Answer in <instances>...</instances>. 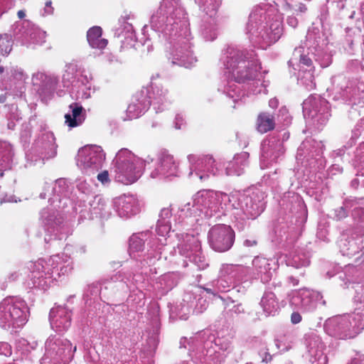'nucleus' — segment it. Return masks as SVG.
I'll use <instances>...</instances> for the list:
<instances>
[{
	"label": "nucleus",
	"instance_id": "f03ea898",
	"mask_svg": "<svg viewBox=\"0 0 364 364\" xmlns=\"http://www.w3.org/2000/svg\"><path fill=\"white\" fill-rule=\"evenodd\" d=\"M222 60L229 75L221 81L218 90L234 102L240 101L244 93L237 83H245L256 79L261 69L257 54L253 50H240L229 46L223 54Z\"/></svg>",
	"mask_w": 364,
	"mask_h": 364
},
{
	"label": "nucleus",
	"instance_id": "774afa93",
	"mask_svg": "<svg viewBox=\"0 0 364 364\" xmlns=\"http://www.w3.org/2000/svg\"><path fill=\"white\" fill-rule=\"evenodd\" d=\"M31 136V127L28 124L23 125V128L21 132V139L22 141L27 143Z\"/></svg>",
	"mask_w": 364,
	"mask_h": 364
},
{
	"label": "nucleus",
	"instance_id": "bf43d9fd",
	"mask_svg": "<svg viewBox=\"0 0 364 364\" xmlns=\"http://www.w3.org/2000/svg\"><path fill=\"white\" fill-rule=\"evenodd\" d=\"M189 237H196L186 233L184 236L183 235V241L178 245L180 255L186 258H188L194 254L193 246L188 242V240H191Z\"/></svg>",
	"mask_w": 364,
	"mask_h": 364
},
{
	"label": "nucleus",
	"instance_id": "b1692460",
	"mask_svg": "<svg viewBox=\"0 0 364 364\" xmlns=\"http://www.w3.org/2000/svg\"><path fill=\"white\" fill-rule=\"evenodd\" d=\"M58 208H43L40 213V220L43 225L47 235L45 237V242L48 243L53 240L56 242L58 237V234L63 224L64 218L60 213Z\"/></svg>",
	"mask_w": 364,
	"mask_h": 364
},
{
	"label": "nucleus",
	"instance_id": "4c0bfd02",
	"mask_svg": "<svg viewBox=\"0 0 364 364\" xmlns=\"http://www.w3.org/2000/svg\"><path fill=\"white\" fill-rule=\"evenodd\" d=\"M91 77L87 75L81 73L80 77H77V81L73 84L70 93L73 99L85 100L91 96L92 92V83L90 82Z\"/></svg>",
	"mask_w": 364,
	"mask_h": 364
},
{
	"label": "nucleus",
	"instance_id": "864d4df0",
	"mask_svg": "<svg viewBox=\"0 0 364 364\" xmlns=\"http://www.w3.org/2000/svg\"><path fill=\"white\" fill-rule=\"evenodd\" d=\"M83 73L80 71L78 65L76 63H71L66 65V69L63 75V83L64 87H73L75 81H77L80 74Z\"/></svg>",
	"mask_w": 364,
	"mask_h": 364
},
{
	"label": "nucleus",
	"instance_id": "6e6552de",
	"mask_svg": "<svg viewBox=\"0 0 364 364\" xmlns=\"http://www.w3.org/2000/svg\"><path fill=\"white\" fill-rule=\"evenodd\" d=\"M228 193L203 190L193 197V203H188L181 208L180 217L193 218L191 222L199 223L203 219L210 218L217 214L228 211V204L222 199Z\"/></svg>",
	"mask_w": 364,
	"mask_h": 364
},
{
	"label": "nucleus",
	"instance_id": "9b49d317",
	"mask_svg": "<svg viewBox=\"0 0 364 364\" xmlns=\"http://www.w3.org/2000/svg\"><path fill=\"white\" fill-rule=\"evenodd\" d=\"M28 316V305L20 297L8 296L0 303V326L4 329L22 327L27 323Z\"/></svg>",
	"mask_w": 364,
	"mask_h": 364
},
{
	"label": "nucleus",
	"instance_id": "e433bc0d",
	"mask_svg": "<svg viewBox=\"0 0 364 364\" xmlns=\"http://www.w3.org/2000/svg\"><path fill=\"white\" fill-rule=\"evenodd\" d=\"M307 348L311 364H327L328 358L323 353L325 345L318 336H311L308 341Z\"/></svg>",
	"mask_w": 364,
	"mask_h": 364
},
{
	"label": "nucleus",
	"instance_id": "09e8293b",
	"mask_svg": "<svg viewBox=\"0 0 364 364\" xmlns=\"http://www.w3.org/2000/svg\"><path fill=\"white\" fill-rule=\"evenodd\" d=\"M102 30L100 26L90 28L87 33V40L92 48L103 49L107 45V40L102 38Z\"/></svg>",
	"mask_w": 364,
	"mask_h": 364
},
{
	"label": "nucleus",
	"instance_id": "1a4fd4ad",
	"mask_svg": "<svg viewBox=\"0 0 364 364\" xmlns=\"http://www.w3.org/2000/svg\"><path fill=\"white\" fill-rule=\"evenodd\" d=\"M307 50L305 53L304 47L296 48L293 52V58L288 61L289 66H294L299 60V66L311 67L313 60L322 68L328 67L332 63V55L325 50L326 45L323 34L318 28L312 27L306 34Z\"/></svg>",
	"mask_w": 364,
	"mask_h": 364
},
{
	"label": "nucleus",
	"instance_id": "393cba45",
	"mask_svg": "<svg viewBox=\"0 0 364 364\" xmlns=\"http://www.w3.org/2000/svg\"><path fill=\"white\" fill-rule=\"evenodd\" d=\"M284 153V149L279 135L264 140L261 144V167L264 168L269 164L277 163Z\"/></svg>",
	"mask_w": 364,
	"mask_h": 364
},
{
	"label": "nucleus",
	"instance_id": "7c9ffc66",
	"mask_svg": "<svg viewBox=\"0 0 364 364\" xmlns=\"http://www.w3.org/2000/svg\"><path fill=\"white\" fill-rule=\"evenodd\" d=\"M148 95L149 89L143 88L133 96L127 109V119H136L145 113L151 105Z\"/></svg>",
	"mask_w": 364,
	"mask_h": 364
},
{
	"label": "nucleus",
	"instance_id": "3c124183",
	"mask_svg": "<svg viewBox=\"0 0 364 364\" xmlns=\"http://www.w3.org/2000/svg\"><path fill=\"white\" fill-rule=\"evenodd\" d=\"M195 1L200 8V16L216 17L222 0H195Z\"/></svg>",
	"mask_w": 364,
	"mask_h": 364
},
{
	"label": "nucleus",
	"instance_id": "20e7f679",
	"mask_svg": "<svg viewBox=\"0 0 364 364\" xmlns=\"http://www.w3.org/2000/svg\"><path fill=\"white\" fill-rule=\"evenodd\" d=\"M188 346L189 356L199 364H222L232 349L228 339L215 338L208 331L200 332L189 339L182 338L180 348Z\"/></svg>",
	"mask_w": 364,
	"mask_h": 364
},
{
	"label": "nucleus",
	"instance_id": "423d86ee",
	"mask_svg": "<svg viewBox=\"0 0 364 364\" xmlns=\"http://www.w3.org/2000/svg\"><path fill=\"white\" fill-rule=\"evenodd\" d=\"M355 309L352 314L338 315L327 319L326 332L338 339L355 337L364 328V288L357 285L353 297Z\"/></svg>",
	"mask_w": 364,
	"mask_h": 364
},
{
	"label": "nucleus",
	"instance_id": "8fccbe9b",
	"mask_svg": "<svg viewBox=\"0 0 364 364\" xmlns=\"http://www.w3.org/2000/svg\"><path fill=\"white\" fill-rule=\"evenodd\" d=\"M260 305L267 316H274L279 310V304L275 294L272 291H265L261 299Z\"/></svg>",
	"mask_w": 364,
	"mask_h": 364
},
{
	"label": "nucleus",
	"instance_id": "412c9836",
	"mask_svg": "<svg viewBox=\"0 0 364 364\" xmlns=\"http://www.w3.org/2000/svg\"><path fill=\"white\" fill-rule=\"evenodd\" d=\"M208 242L215 252L228 251L235 242V232L230 225L218 224L213 226L208 233Z\"/></svg>",
	"mask_w": 364,
	"mask_h": 364
},
{
	"label": "nucleus",
	"instance_id": "a18cd8bd",
	"mask_svg": "<svg viewBox=\"0 0 364 364\" xmlns=\"http://www.w3.org/2000/svg\"><path fill=\"white\" fill-rule=\"evenodd\" d=\"M189 243L193 246L194 254L188 259L198 267L199 269H205L209 264L201 252L200 242L198 237H190Z\"/></svg>",
	"mask_w": 364,
	"mask_h": 364
},
{
	"label": "nucleus",
	"instance_id": "c03bdc74",
	"mask_svg": "<svg viewBox=\"0 0 364 364\" xmlns=\"http://www.w3.org/2000/svg\"><path fill=\"white\" fill-rule=\"evenodd\" d=\"M310 257L309 251H306L304 248H299L289 253L286 262L288 266L296 269L304 267L310 264Z\"/></svg>",
	"mask_w": 364,
	"mask_h": 364
},
{
	"label": "nucleus",
	"instance_id": "4d7b16f0",
	"mask_svg": "<svg viewBox=\"0 0 364 364\" xmlns=\"http://www.w3.org/2000/svg\"><path fill=\"white\" fill-rule=\"evenodd\" d=\"M13 156L11 146L5 141H0V171L10 167Z\"/></svg>",
	"mask_w": 364,
	"mask_h": 364
},
{
	"label": "nucleus",
	"instance_id": "72a5a7b5",
	"mask_svg": "<svg viewBox=\"0 0 364 364\" xmlns=\"http://www.w3.org/2000/svg\"><path fill=\"white\" fill-rule=\"evenodd\" d=\"M350 231L347 230L343 233L338 242L340 252L343 256L349 258L360 256L363 244L362 236L357 235L356 237H349Z\"/></svg>",
	"mask_w": 364,
	"mask_h": 364
},
{
	"label": "nucleus",
	"instance_id": "a878e982",
	"mask_svg": "<svg viewBox=\"0 0 364 364\" xmlns=\"http://www.w3.org/2000/svg\"><path fill=\"white\" fill-rule=\"evenodd\" d=\"M32 82L42 100H47L53 96L58 79L53 74L38 71L33 75Z\"/></svg>",
	"mask_w": 364,
	"mask_h": 364
},
{
	"label": "nucleus",
	"instance_id": "a19ab883",
	"mask_svg": "<svg viewBox=\"0 0 364 364\" xmlns=\"http://www.w3.org/2000/svg\"><path fill=\"white\" fill-rule=\"evenodd\" d=\"M249 153L242 151L236 154L232 161L225 165V173L228 176H240L244 173L245 168L248 166Z\"/></svg>",
	"mask_w": 364,
	"mask_h": 364
},
{
	"label": "nucleus",
	"instance_id": "c756f323",
	"mask_svg": "<svg viewBox=\"0 0 364 364\" xmlns=\"http://www.w3.org/2000/svg\"><path fill=\"white\" fill-rule=\"evenodd\" d=\"M178 163L173 156L167 151L160 152L158 158V165L156 169L151 173L153 178L161 176L169 177L178 176Z\"/></svg>",
	"mask_w": 364,
	"mask_h": 364
},
{
	"label": "nucleus",
	"instance_id": "f704fd0d",
	"mask_svg": "<svg viewBox=\"0 0 364 364\" xmlns=\"http://www.w3.org/2000/svg\"><path fill=\"white\" fill-rule=\"evenodd\" d=\"M15 34L18 38L23 41L36 44H41L44 42L46 33L35 27L30 21H26L21 23Z\"/></svg>",
	"mask_w": 364,
	"mask_h": 364
},
{
	"label": "nucleus",
	"instance_id": "338daca9",
	"mask_svg": "<svg viewBox=\"0 0 364 364\" xmlns=\"http://www.w3.org/2000/svg\"><path fill=\"white\" fill-rule=\"evenodd\" d=\"M353 166L356 170V176H364V158H355L353 161Z\"/></svg>",
	"mask_w": 364,
	"mask_h": 364
},
{
	"label": "nucleus",
	"instance_id": "0eeeda50",
	"mask_svg": "<svg viewBox=\"0 0 364 364\" xmlns=\"http://www.w3.org/2000/svg\"><path fill=\"white\" fill-rule=\"evenodd\" d=\"M265 195L262 191H232L222 198L228 204L237 226L243 229L249 220H255L265 208Z\"/></svg>",
	"mask_w": 364,
	"mask_h": 364
},
{
	"label": "nucleus",
	"instance_id": "c9c22d12",
	"mask_svg": "<svg viewBox=\"0 0 364 364\" xmlns=\"http://www.w3.org/2000/svg\"><path fill=\"white\" fill-rule=\"evenodd\" d=\"M168 92L162 85L156 84H152L151 90H149L148 99L156 113L164 111L168 105Z\"/></svg>",
	"mask_w": 364,
	"mask_h": 364
},
{
	"label": "nucleus",
	"instance_id": "bb28decb",
	"mask_svg": "<svg viewBox=\"0 0 364 364\" xmlns=\"http://www.w3.org/2000/svg\"><path fill=\"white\" fill-rule=\"evenodd\" d=\"M253 275L252 278L260 279L265 284L269 282L278 268V262L275 258H267L257 256L252 260Z\"/></svg>",
	"mask_w": 364,
	"mask_h": 364
},
{
	"label": "nucleus",
	"instance_id": "de8ad7c7",
	"mask_svg": "<svg viewBox=\"0 0 364 364\" xmlns=\"http://www.w3.org/2000/svg\"><path fill=\"white\" fill-rule=\"evenodd\" d=\"M104 286L102 284V279L97 282H93L90 284H88L84 289L83 293V300L85 304H88L90 305L92 304V301H95L97 299L98 297L102 300L103 296Z\"/></svg>",
	"mask_w": 364,
	"mask_h": 364
},
{
	"label": "nucleus",
	"instance_id": "7ed1b4c3",
	"mask_svg": "<svg viewBox=\"0 0 364 364\" xmlns=\"http://www.w3.org/2000/svg\"><path fill=\"white\" fill-rule=\"evenodd\" d=\"M245 31L252 45L264 50L281 38L282 17L274 6L260 4L250 12Z\"/></svg>",
	"mask_w": 364,
	"mask_h": 364
},
{
	"label": "nucleus",
	"instance_id": "2f4dec72",
	"mask_svg": "<svg viewBox=\"0 0 364 364\" xmlns=\"http://www.w3.org/2000/svg\"><path fill=\"white\" fill-rule=\"evenodd\" d=\"M71 311L67 306H58L50 311L51 328L58 333L66 331L71 325Z\"/></svg>",
	"mask_w": 364,
	"mask_h": 364
},
{
	"label": "nucleus",
	"instance_id": "58836bf2",
	"mask_svg": "<svg viewBox=\"0 0 364 364\" xmlns=\"http://www.w3.org/2000/svg\"><path fill=\"white\" fill-rule=\"evenodd\" d=\"M154 235L149 230L134 233L129 240V251L131 257H135V253L143 251L145 243L149 245L154 240Z\"/></svg>",
	"mask_w": 364,
	"mask_h": 364
},
{
	"label": "nucleus",
	"instance_id": "6ab92c4d",
	"mask_svg": "<svg viewBox=\"0 0 364 364\" xmlns=\"http://www.w3.org/2000/svg\"><path fill=\"white\" fill-rule=\"evenodd\" d=\"M324 145L321 141L306 139L297 149L296 159L301 164L311 168L322 166L324 162L323 151Z\"/></svg>",
	"mask_w": 364,
	"mask_h": 364
},
{
	"label": "nucleus",
	"instance_id": "ea45409f",
	"mask_svg": "<svg viewBox=\"0 0 364 364\" xmlns=\"http://www.w3.org/2000/svg\"><path fill=\"white\" fill-rule=\"evenodd\" d=\"M198 21L199 33L206 41H214L218 36L216 17L199 16Z\"/></svg>",
	"mask_w": 364,
	"mask_h": 364
},
{
	"label": "nucleus",
	"instance_id": "39448f33",
	"mask_svg": "<svg viewBox=\"0 0 364 364\" xmlns=\"http://www.w3.org/2000/svg\"><path fill=\"white\" fill-rule=\"evenodd\" d=\"M29 270L25 284L29 289L47 290L58 277L69 274L73 269L71 258L64 253L51 256L48 260L39 259L30 262L27 266Z\"/></svg>",
	"mask_w": 364,
	"mask_h": 364
},
{
	"label": "nucleus",
	"instance_id": "37998d69",
	"mask_svg": "<svg viewBox=\"0 0 364 364\" xmlns=\"http://www.w3.org/2000/svg\"><path fill=\"white\" fill-rule=\"evenodd\" d=\"M70 112L65 115V124L70 128L78 127L85 121V109L79 103L69 105Z\"/></svg>",
	"mask_w": 364,
	"mask_h": 364
},
{
	"label": "nucleus",
	"instance_id": "cd10ccee",
	"mask_svg": "<svg viewBox=\"0 0 364 364\" xmlns=\"http://www.w3.org/2000/svg\"><path fill=\"white\" fill-rule=\"evenodd\" d=\"M160 248L151 249L140 259H136L134 264L131 268V272L141 275L142 274H156V268L154 267L161 258ZM142 277V276H141ZM142 278L141 279V280Z\"/></svg>",
	"mask_w": 364,
	"mask_h": 364
},
{
	"label": "nucleus",
	"instance_id": "13d9d810",
	"mask_svg": "<svg viewBox=\"0 0 364 364\" xmlns=\"http://www.w3.org/2000/svg\"><path fill=\"white\" fill-rule=\"evenodd\" d=\"M6 109V117L8 120L7 127L14 130L16 127V122L21 119V113L16 104H8L4 105Z\"/></svg>",
	"mask_w": 364,
	"mask_h": 364
},
{
	"label": "nucleus",
	"instance_id": "aec40b11",
	"mask_svg": "<svg viewBox=\"0 0 364 364\" xmlns=\"http://www.w3.org/2000/svg\"><path fill=\"white\" fill-rule=\"evenodd\" d=\"M289 297L290 306L302 313L314 311L318 304H326L320 292L306 288L292 291Z\"/></svg>",
	"mask_w": 364,
	"mask_h": 364
},
{
	"label": "nucleus",
	"instance_id": "f8f14e48",
	"mask_svg": "<svg viewBox=\"0 0 364 364\" xmlns=\"http://www.w3.org/2000/svg\"><path fill=\"white\" fill-rule=\"evenodd\" d=\"M57 154V145L53 132L41 126L40 133L35 139L31 149L26 154V167L43 166L45 161L54 158Z\"/></svg>",
	"mask_w": 364,
	"mask_h": 364
},
{
	"label": "nucleus",
	"instance_id": "4468645a",
	"mask_svg": "<svg viewBox=\"0 0 364 364\" xmlns=\"http://www.w3.org/2000/svg\"><path fill=\"white\" fill-rule=\"evenodd\" d=\"M141 277L134 274L130 271H119L109 278L102 279V284L104 286L103 296L105 299H109L113 296L126 295L138 289Z\"/></svg>",
	"mask_w": 364,
	"mask_h": 364
},
{
	"label": "nucleus",
	"instance_id": "a211bd4d",
	"mask_svg": "<svg viewBox=\"0 0 364 364\" xmlns=\"http://www.w3.org/2000/svg\"><path fill=\"white\" fill-rule=\"evenodd\" d=\"M187 159L190 168L188 176L194 174L200 181H206L210 176L220 175L222 171L220 165L212 155L189 154Z\"/></svg>",
	"mask_w": 364,
	"mask_h": 364
},
{
	"label": "nucleus",
	"instance_id": "603ef678",
	"mask_svg": "<svg viewBox=\"0 0 364 364\" xmlns=\"http://www.w3.org/2000/svg\"><path fill=\"white\" fill-rule=\"evenodd\" d=\"M257 130L264 134L274 129L275 127L274 117L268 112H261L258 114L257 119Z\"/></svg>",
	"mask_w": 364,
	"mask_h": 364
},
{
	"label": "nucleus",
	"instance_id": "79ce46f5",
	"mask_svg": "<svg viewBox=\"0 0 364 364\" xmlns=\"http://www.w3.org/2000/svg\"><path fill=\"white\" fill-rule=\"evenodd\" d=\"M131 16L129 14L121 16L118 21L119 26L114 31V36L118 38L124 37V41L127 43L134 41L136 38L132 23L129 22Z\"/></svg>",
	"mask_w": 364,
	"mask_h": 364
},
{
	"label": "nucleus",
	"instance_id": "2eb2a0df",
	"mask_svg": "<svg viewBox=\"0 0 364 364\" xmlns=\"http://www.w3.org/2000/svg\"><path fill=\"white\" fill-rule=\"evenodd\" d=\"M45 353L41 364H68L74 356L76 346L67 338L51 336L46 341Z\"/></svg>",
	"mask_w": 364,
	"mask_h": 364
},
{
	"label": "nucleus",
	"instance_id": "ddd939ff",
	"mask_svg": "<svg viewBox=\"0 0 364 364\" xmlns=\"http://www.w3.org/2000/svg\"><path fill=\"white\" fill-rule=\"evenodd\" d=\"M250 268L241 264H222L218 269V277L212 282L211 288H205L209 293L215 295V291L228 292L236 289L235 284L249 279Z\"/></svg>",
	"mask_w": 364,
	"mask_h": 364
},
{
	"label": "nucleus",
	"instance_id": "49530a36",
	"mask_svg": "<svg viewBox=\"0 0 364 364\" xmlns=\"http://www.w3.org/2000/svg\"><path fill=\"white\" fill-rule=\"evenodd\" d=\"M172 216V209L170 207L161 210L157 220L156 231L160 236L166 235L171 229L170 219Z\"/></svg>",
	"mask_w": 364,
	"mask_h": 364
},
{
	"label": "nucleus",
	"instance_id": "5701e85b",
	"mask_svg": "<svg viewBox=\"0 0 364 364\" xmlns=\"http://www.w3.org/2000/svg\"><path fill=\"white\" fill-rule=\"evenodd\" d=\"M105 160V154L98 146H85L79 150L77 165L87 173L98 171Z\"/></svg>",
	"mask_w": 364,
	"mask_h": 364
},
{
	"label": "nucleus",
	"instance_id": "c85d7f7f",
	"mask_svg": "<svg viewBox=\"0 0 364 364\" xmlns=\"http://www.w3.org/2000/svg\"><path fill=\"white\" fill-rule=\"evenodd\" d=\"M112 205L117 215L122 218H131L140 212L139 201L133 195H123L114 198Z\"/></svg>",
	"mask_w": 364,
	"mask_h": 364
},
{
	"label": "nucleus",
	"instance_id": "473e14b6",
	"mask_svg": "<svg viewBox=\"0 0 364 364\" xmlns=\"http://www.w3.org/2000/svg\"><path fill=\"white\" fill-rule=\"evenodd\" d=\"M181 306L183 314L180 315V318L186 320L188 314L197 315L203 313L206 309L208 303L205 299L188 291L184 294Z\"/></svg>",
	"mask_w": 364,
	"mask_h": 364
},
{
	"label": "nucleus",
	"instance_id": "dca6fc26",
	"mask_svg": "<svg viewBox=\"0 0 364 364\" xmlns=\"http://www.w3.org/2000/svg\"><path fill=\"white\" fill-rule=\"evenodd\" d=\"M303 113L308 122L319 129L331 117L328 102L318 95H311L303 102Z\"/></svg>",
	"mask_w": 364,
	"mask_h": 364
},
{
	"label": "nucleus",
	"instance_id": "e2e57ef3",
	"mask_svg": "<svg viewBox=\"0 0 364 364\" xmlns=\"http://www.w3.org/2000/svg\"><path fill=\"white\" fill-rule=\"evenodd\" d=\"M160 283L161 285H164L166 291H169L177 285L178 280L173 274H168L161 277Z\"/></svg>",
	"mask_w": 364,
	"mask_h": 364
},
{
	"label": "nucleus",
	"instance_id": "6e6d98bb",
	"mask_svg": "<svg viewBox=\"0 0 364 364\" xmlns=\"http://www.w3.org/2000/svg\"><path fill=\"white\" fill-rule=\"evenodd\" d=\"M306 70L300 69L298 82L306 90H311L316 87L314 77V66L307 67Z\"/></svg>",
	"mask_w": 364,
	"mask_h": 364
},
{
	"label": "nucleus",
	"instance_id": "69168bd1",
	"mask_svg": "<svg viewBox=\"0 0 364 364\" xmlns=\"http://www.w3.org/2000/svg\"><path fill=\"white\" fill-rule=\"evenodd\" d=\"M341 95L346 102H349V103L352 102L353 104L356 103L355 90L353 89L351 87H347L345 90H342Z\"/></svg>",
	"mask_w": 364,
	"mask_h": 364
},
{
	"label": "nucleus",
	"instance_id": "5fc2aeb1",
	"mask_svg": "<svg viewBox=\"0 0 364 364\" xmlns=\"http://www.w3.org/2000/svg\"><path fill=\"white\" fill-rule=\"evenodd\" d=\"M363 200V198L358 199L356 198L349 197L346 198L343 203V205L334 210V218L338 220L346 218L348 215V212L352 210L353 208L355 205L359 204L360 201Z\"/></svg>",
	"mask_w": 364,
	"mask_h": 364
},
{
	"label": "nucleus",
	"instance_id": "680f3d73",
	"mask_svg": "<svg viewBox=\"0 0 364 364\" xmlns=\"http://www.w3.org/2000/svg\"><path fill=\"white\" fill-rule=\"evenodd\" d=\"M13 41L11 35L0 34V52L2 55H8L12 50Z\"/></svg>",
	"mask_w": 364,
	"mask_h": 364
},
{
	"label": "nucleus",
	"instance_id": "052dcab7",
	"mask_svg": "<svg viewBox=\"0 0 364 364\" xmlns=\"http://www.w3.org/2000/svg\"><path fill=\"white\" fill-rule=\"evenodd\" d=\"M255 349L262 359V362L268 363L272 360V355L269 353L267 343L262 340H256L253 344Z\"/></svg>",
	"mask_w": 364,
	"mask_h": 364
},
{
	"label": "nucleus",
	"instance_id": "f3484780",
	"mask_svg": "<svg viewBox=\"0 0 364 364\" xmlns=\"http://www.w3.org/2000/svg\"><path fill=\"white\" fill-rule=\"evenodd\" d=\"M72 190L73 186L70 182L65 178H58L54 183H45L39 197L41 199L48 198L51 205L63 210L71 203L69 198Z\"/></svg>",
	"mask_w": 364,
	"mask_h": 364
},
{
	"label": "nucleus",
	"instance_id": "f257e3e1",
	"mask_svg": "<svg viewBox=\"0 0 364 364\" xmlns=\"http://www.w3.org/2000/svg\"><path fill=\"white\" fill-rule=\"evenodd\" d=\"M150 26L161 33L172 45L171 63L191 67L197 59L191 50V33L187 14L180 0H162L159 8L150 18Z\"/></svg>",
	"mask_w": 364,
	"mask_h": 364
},
{
	"label": "nucleus",
	"instance_id": "4be33fe9",
	"mask_svg": "<svg viewBox=\"0 0 364 364\" xmlns=\"http://www.w3.org/2000/svg\"><path fill=\"white\" fill-rule=\"evenodd\" d=\"M75 209L80 219L108 218L112 214L110 205L101 196H93L87 203L80 202Z\"/></svg>",
	"mask_w": 364,
	"mask_h": 364
},
{
	"label": "nucleus",
	"instance_id": "9d476101",
	"mask_svg": "<svg viewBox=\"0 0 364 364\" xmlns=\"http://www.w3.org/2000/svg\"><path fill=\"white\" fill-rule=\"evenodd\" d=\"M114 179L124 185L136 182L142 175L145 161L127 149H120L113 161Z\"/></svg>",
	"mask_w": 364,
	"mask_h": 364
},
{
	"label": "nucleus",
	"instance_id": "0e129e2a",
	"mask_svg": "<svg viewBox=\"0 0 364 364\" xmlns=\"http://www.w3.org/2000/svg\"><path fill=\"white\" fill-rule=\"evenodd\" d=\"M363 200L360 201V203L355 205L352 210V217L357 223H364V208L360 207L363 204Z\"/></svg>",
	"mask_w": 364,
	"mask_h": 364
}]
</instances>
